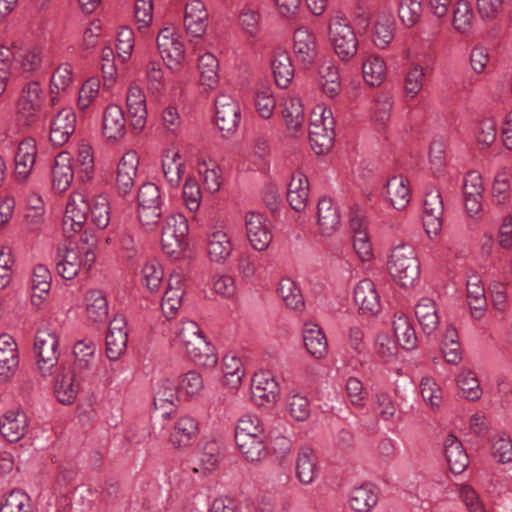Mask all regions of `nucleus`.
<instances>
[{
  "label": "nucleus",
  "mask_w": 512,
  "mask_h": 512,
  "mask_svg": "<svg viewBox=\"0 0 512 512\" xmlns=\"http://www.w3.org/2000/svg\"><path fill=\"white\" fill-rule=\"evenodd\" d=\"M85 312L87 318L94 323H103L108 317V301L103 291L91 289L84 296Z\"/></svg>",
  "instance_id": "cd10ccee"
},
{
  "label": "nucleus",
  "mask_w": 512,
  "mask_h": 512,
  "mask_svg": "<svg viewBox=\"0 0 512 512\" xmlns=\"http://www.w3.org/2000/svg\"><path fill=\"white\" fill-rule=\"evenodd\" d=\"M386 196L395 209H404L411 199L408 180L403 175L389 178L386 183Z\"/></svg>",
  "instance_id": "c756f323"
},
{
  "label": "nucleus",
  "mask_w": 512,
  "mask_h": 512,
  "mask_svg": "<svg viewBox=\"0 0 512 512\" xmlns=\"http://www.w3.org/2000/svg\"><path fill=\"white\" fill-rule=\"evenodd\" d=\"M328 34L336 55L342 61H349L356 56L359 41L347 17L340 14L332 17Z\"/></svg>",
  "instance_id": "39448f33"
},
{
  "label": "nucleus",
  "mask_w": 512,
  "mask_h": 512,
  "mask_svg": "<svg viewBox=\"0 0 512 512\" xmlns=\"http://www.w3.org/2000/svg\"><path fill=\"white\" fill-rule=\"evenodd\" d=\"M497 134V125L493 118L482 119L475 130L476 141L483 148L491 146Z\"/></svg>",
  "instance_id": "0e129e2a"
},
{
  "label": "nucleus",
  "mask_w": 512,
  "mask_h": 512,
  "mask_svg": "<svg viewBox=\"0 0 512 512\" xmlns=\"http://www.w3.org/2000/svg\"><path fill=\"white\" fill-rule=\"evenodd\" d=\"M139 160L135 152L125 153L118 163L115 187L120 196L130 194L135 185Z\"/></svg>",
  "instance_id": "ddd939ff"
},
{
  "label": "nucleus",
  "mask_w": 512,
  "mask_h": 512,
  "mask_svg": "<svg viewBox=\"0 0 512 512\" xmlns=\"http://www.w3.org/2000/svg\"><path fill=\"white\" fill-rule=\"evenodd\" d=\"M179 387L172 381L166 379L159 384V388L154 395V405L156 409L162 410V416L168 417L173 412V407L178 401Z\"/></svg>",
  "instance_id": "58836bf2"
},
{
  "label": "nucleus",
  "mask_w": 512,
  "mask_h": 512,
  "mask_svg": "<svg viewBox=\"0 0 512 512\" xmlns=\"http://www.w3.org/2000/svg\"><path fill=\"white\" fill-rule=\"evenodd\" d=\"M296 477L303 485L311 484L317 475V457L310 447H301L295 465Z\"/></svg>",
  "instance_id": "473e14b6"
},
{
  "label": "nucleus",
  "mask_w": 512,
  "mask_h": 512,
  "mask_svg": "<svg viewBox=\"0 0 512 512\" xmlns=\"http://www.w3.org/2000/svg\"><path fill=\"white\" fill-rule=\"evenodd\" d=\"M219 62L211 53H205L199 57L198 69L200 72V83L210 89H214L219 82Z\"/></svg>",
  "instance_id": "c03bdc74"
},
{
  "label": "nucleus",
  "mask_w": 512,
  "mask_h": 512,
  "mask_svg": "<svg viewBox=\"0 0 512 512\" xmlns=\"http://www.w3.org/2000/svg\"><path fill=\"white\" fill-rule=\"evenodd\" d=\"M282 116L287 130L291 134H296L302 130L305 121V113L301 99L297 97L286 99L283 103Z\"/></svg>",
  "instance_id": "e433bc0d"
},
{
  "label": "nucleus",
  "mask_w": 512,
  "mask_h": 512,
  "mask_svg": "<svg viewBox=\"0 0 512 512\" xmlns=\"http://www.w3.org/2000/svg\"><path fill=\"white\" fill-rule=\"evenodd\" d=\"M429 68L422 67L420 64H412L405 77V92L411 98H414L423 87L424 76Z\"/></svg>",
  "instance_id": "13d9d810"
},
{
  "label": "nucleus",
  "mask_w": 512,
  "mask_h": 512,
  "mask_svg": "<svg viewBox=\"0 0 512 512\" xmlns=\"http://www.w3.org/2000/svg\"><path fill=\"white\" fill-rule=\"evenodd\" d=\"M52 187L57 192L66 191L74 179L73 158L68 152H60L51 169Z\"/></svg>",
  "instance_id": "412c9836"
},
{
  "label": "nucleus",
  "mask_w": 512,
  "mask_h": 512,
  "mask_svg": "<svg viewBox=\"0 0 512 512\" xmlns=\"http://www.w3.org/2000/svg\"><path fill=\"white\" fill-rule=\"evenodd\" d=\"M138 218L144 227L158 224L162 216V197L159 187L151 182L142 184L137 193Z\"/></svg>",
  "instance_id": "0eeeda50"
},
{
  "label": "nucleus",
  "mask_w": 512,
  "mask_h": 512,
  "mask_svg": "<svg viewBox=\"0 0 512 512\" xmlns=\"http://www.w3.org/2000/svg\"><path fill=\"white\" fill-rule=\"evenodd\" d=\"M180 159L179 152H176L171 159L162 161L164 177L171 188H177L180 185L185 171V165L179 162Z\"/></svg>",
  "instance_id": "864d4df0"
},
{
  "label": "nucleus",
  "mask_w": 512,
  "mask_h": 512,
  "mask_svg": "<svg viewBox=\"0 0 512 512\" xmlns=\"http://www.w3.org/2000/svg\"><path fill=\"white\" fill-rule=\"evenodd\" d=\"M220 459L221 452L219 444L215 441H209L205 443L200 452V466L193 467V471L195 473H198L200 471H202L203 473L210 472L219 464Z\"/></svg>",
  "instance_id": "8fccbe9b"
},
{
  "label": "nucleus",
  "mask_w": 512,
  "mask_h": 512,
  "mask_svg": "<svg viewBox=\"0 0 512 512\" xmlns=\"http://www.w3.org/2000/svg\"><path fill=\"white\" fill-rule=\"evenodd\" d=\"M378 492L374 485L364 484L355 487L350 494V507L356 512H370L378 503Z\"/></svg>",
  "instance_id": "c9c22d12"
},
{
  "label": "nucleus",
  "mask_w": 512,
  "mask_h": 512,
  "mask_svg": "<svg viewBox=\"0 0 512 512\" xmlns=\"http://www.w3.org/2000/svg\"><path fill=\"white\" fill-rule=\"evenodd\" d=\"M183 200L186 207L195 212L199 209L202 199L200 185L195 177H188L183 186Z\"/></svg>",
  "instance_id": "052dcab7"
},
{
  "label": "nucleus",
  "mask_w": 512,
  "mask_h": 512,
  "mask_svg": "<svg viewBox=\"0 0 512 512\" xmlns=\"http://www.w3.org/2000/svg\"><path fill=\"white\" fill-rule=\"evenodd\" d=\"M374 350L376 355L384 362H391L397 354L395 341L386 333H378L375 338Z\"/></svg>",
  "instance_id": "680f3d73"
},
{
  "label": "nucleus",
  "mask_w": 512,
  "mask_h": 512,
  "mask_svg": "<svg viewBox=\"0 0 512 512\" xmlns=\"http://www.w3.org/2000/svg\"><path fill=\"white\" fill-rule=\"evenodd\" d=\"M354 301L363 315L374 316L381 310L380 296L376 286L368 278L359 281L355 286Z\"/></svg>",
  "instance_id": "2eb2a0df"
},
{
  "label": "nucleus",
  "mask_w": 512,
  "mask_h": 512,
  "mask_svg": "<svg viewBox=\"0 0 512 512\" xmlns=\"http://www.w3.org/2000/svg\"><path fill=\"white\" fill-rule=\"evenodd\" d=\"M335 121L330 108L316 106L310 114L309 141L313 151L318 154L327 153L334 141Z\"/></svg>",
  "instance_id": "20e7f679"
},
{
  "label": "nucleus",
  "mask_w": 512,
  "mask_h": 512,
  "mask_svg": "<svg viewBox=\"0 0 512 512\" xmlns=\"http://www.w3.org/2000/svg\"><path fill=\"white\" fill-rule=\"evenodd\" d=\"M242 436L264 437V428L257 416L247 414L238 420L235 429V438H240Z\"/></svg>",
  "instance_id": "6e6d98bb"
},
{
  "label": "nucleus",
  "mask_w": 512,
  "mask_h": 512,
  "mask_svg": "<svg viewBox=\"0 0 512 512\" xmlns=\"http://www.w3.org/2000/svg\"><path fill=\"white\" fill-rule=\"evenodd\" d=\"M207 250L210 259L216 263H223L231 255L232 245L227 233L216 230L208 236Z\"/></svg>",
  "instance_id": "a19ab883"
},
{
  "label": "nucleus",
  "mask_w": 512,
  "mask_h": 512,
  "mask_svg": "<svg viewBox=\"0 0 512 512\" xmlns=\"http://www.w3.org/2000/svg\"><path fill=\"white\" fill-rule=\"evenodd\" d=\"M199 431L198 422L195 418L185 415L180 417L170 434V442L176 447H186L191 444Z\"/></svg>",
  "instance_id": "c85d7f7f"
},
{
  "label": "nucleus",
  "mask_w": 512,
  "mask_h": 512,
  "mask_svg": "<svg viewBox=\"0 0 512 512\" xmlns=\"http://www.w3.org/2000/svg\"><path fill=\"white\" fill-rule=\"evenodd\" d=\"M0 51H8L7 62L11 72L15 75L21 73H31L38 69L41 64V57L36 50L23 48L16 43L10 47H1Z\"/></svg>",
  "instance_id": "9d476101"
},
{
  "label": "nucleus",
  "mask_w": 512,
  "mask_h": 512,
  "mask_svg": "<svg viewBox=\"0 0 512 512\" xmlns=\"http://www.w3.org/2000/svg\"><path fill=\"white\" fill-rule=\"evenodd\" d=\"M95 261L96 253L93 246H72V242H70L58 248L56 269L62 278L72 280L81 269L88 272Z\"/></svg>",
  "instance_id": "7ed1b4c3"
},
{
  "label": "nucleus",
  "mask_w": 512,
  "mask_h": 512,
  "mask_svg": "<svg viewBox=\"0 0 512 512\" xmlns=\"http://www.w3.org/2000/svg\"><path fill=\"white\" fill-rule=\"evenodd\" d=\"M363 78L371 87L380 86L386 77V66L380 57L369 56L362 64Z\"/></svg>",
  "instance_id": "a18cd8bd"
},
{
  "label": "nucleus",
  "mask_w": 512,
  "mask_h": 512,
  "mask_svg": "<svg viewBox=\"0 0 512 512\" xmlns=\"http://www.w3.org/2000/svg\"><path fill=\"white\" fill-rule=\"evenodd\" d=\"M387 269L402 287L412 286L420 275V261L414 247L408 243H400L392 248Z\"/></svg>",
  "instance_id": "f03ea898"
},
{
  "label": "nucleus",
  "mask_w": 512,
  "mask_h": 512,
  "mask_svg": "<svg viewBox=\"0 0 512 512\" xmlns=\"http://www.w3.org/2000/svg\"><path fill=\"white\" fill-rule=\"evenodd\" d=\"M73 82L72 67L68 64H61L51 77V93L65 91Z\"/></svg>",
  "instance_id": "774afa93"
},
{
  "label": "nucleus",
  "mask_w": 512,
  "mask_h": 512,
  "mask_svg": "<svg viewBox=\"0 0 512 512\" xmlns=\"http://www.w3.org/2000/svg\"><path fill=\"white\" fill-rule=\"evenodd\" d=\"M246 232L248 240L255 250L263 251L268 248L272 234L269 229L267 218L256 212H249L246 215Z\"/></svg>",
  "instance_id": "4468645a"
},
{
  "label": "nucleus",
  "mask_w": 512,
  "mask_h": 512,
  "mask_svg": "<svg viewBox=\"0 0 512 512\" xmlns=\"http://www.w3.org/2000/svg\"><path fill=\"white\" fill-rule=\"evenodd\" d=\"M392 325L399 345L406 350L414 349L417 345V336L408 317L403 313L395 314Z\"/></svg>",
  "instance_id": "37998d69"
},
{
  "label": "nucleus",
  "mask_w": 512,
  "mask_h": 512,
  "mask_svg": "<svg viewBox=\"0 0 512 512\" xmlns=\"http://www.w3.org/2000/svg\"><path fill=\"white\" fill-rule=\"evenodd\" d=\"M0 512H32L30 497L22 490L14 489L1 504Z\"/></svg>",
  "instance_id": "603ef678"
},
{
  "label": "nucleus",
  "mask_w": 512,
  "mask_h": 512,
  "mask_svg": "<svg viewBox=\"0 0 512 512\" xmlns=\"http://www.w3.org/2000/svg\"><path fill=\"white\" fill-rule=\"evenodd\" d=\"M415 315L424 333L430 335L439 324L436 303L428 298H421L415 306Z\"/></svg>",
  "instance_id": "79ce46f5"
},
{
  "label": "nucleus",
  "mask_w": 512,
  "mask_h": 512,
  "mask_svg": "<svg viewBox=\"0 0 512 512\" xmlns=\"http://www.w3.org/2000/svg\"><path fill=\"white\" fill-rule=\"evenodd\" d=\"M19 366L18 351H0V382L9 381L16 373Z\"/></svg>",
  "instance_id": "e2e57ef3"
},
{
  "label": "nucleus",
  "mask_w": 512,
  "mask_h": 512,
  "mask_svg": "<svg viewBox=\"0 0 512 512\" xmlns=\"http://www.w3.org/2000/svg\"><path fill=\"white\" fill-rule=\"evenodd\" d=\"M184 294L185 290L180 288L166 289L162 298L161 309L167 318H172L181 307Z\"/></svg>",
  "instance_id": "338daca9"
},
{
  "label": "nucleus",
  "mask_w": 512,
  "mask_h": 512,
  "mask_svg": "<svg viewBox=\"0 0 512 512\" xmlns=\"http://www.w3.org/2000/svg\"><path fill=\"white\" fill-rule=\"evenodd\" d=\"M422 12V0H401L398 6L399 18L409 28L420 21Z\"/></svg>",
  "instance_id": "3c124183"
},
{
  "label": "nucleus",
  "mask_w": 512,
  "mask_h": 512,
  "mask_svg": "<svg viewBox=\"0 0 512 512\" xmlns=\"http://www.w3.org/2000/svg\"><path fill=\"white\" fill-rule=\"evenodd\" d=\"M176 341L187 355L199 366L213 368L218 363V357L213 347L206 341L198 324L192 320L181 321L176 329Z\"/></svg>",
  "instance_id": "f257e3e1"
},
{
  "label": "nucleus",
  "mask_w": 512,
  "mask_h": 512,
  "mask_svg": "<svg viewBox=\"0 0 512 512\" xmlns=\"http://www.w3.org/2000/svg\"><path fill=\"white\" fill-rule=\"evenodd\" d=\"M42 89L36 81L29 82L18 100V112L28 125L36 122L42 107Z\"/></svg>",
  "instance_id": "f8f14e48"
},
{
  "label": "nucleus",
  "mask_w": 512,
  "mask_h": 512,
  "mask_svg": "<svg viewBox=\"0 0 512 512\" xmlns=\"http://www.w3.org/2000/svg\"><path fill=\"white\" fill-rule=\"evenodd\" d=\"M215 121L223 132H233L240 122V107L237 101L228 94L221 93L215 99Z\"/></svg>",
  "instance_id": "9b49d317"
},
{
  "label": "nucleus",
  "mask_w": 512,
  "mask_h": 512,
  "mask_svg": "<svg viewBox=\"0 0 512 512\" xmlns=\"http://www.w3.org/2000/svg\"><path fill=\"white\" fill-rule=\"evenodd\" d=\"M36 156L37 147L33 138H25L18 144L14 157L15 176L18 181H25L31 174Z\"/></svg>",
  "instance_id": "4be33fe9"
},
{
  "label": "nucleus",
  "mask_w": 512,
  "mask_h": 512,
  "mask_svg": "<svg viewBox=\"0 0 512 512\" xmlns=\"http://www.w3.org/2000/svg\"><path fill=\"white\" fill-rule=\"evenodd\" d=\"M443 211L441 193L434 187L429 189L424 196L422 217L423 227L429 236L437 235L441 230Z\"/></svg>",
  "instance_id": "1a4fd4ad"
},
{
  "label": "nucleus",
  "mask_w": 512,
  "mask_h": 512,
  "mask_svg": "<svg viewBox=\"0 0 512 512\" xmlns=\"http://www.w3.org/2000/svg\"><path fill=\"white\" fill-rule=\"evenodd\" d=\"M28 430V418L23 411H7L0 419V433L9 442L22 439Z\"/></svg>",
  "instance_id": "5701e85b"
},
{
  "label": "nucleus",
  "mask_w": 512,
  "mask_h": 512,
  "mask_svg": "<svg viewBox=\"0 0 512 512\" xmlns=\"http://www.w3.org/2000/svg\"><path fill=\"white\" fill-rule=\"evenodd\" d=\"M188 231V221L184 215L176 213L168 216L161 234L164 253L170 256L181 254L187 246Z\"/></svg>",
  "instance_id": "423d86ee"
},
{
  "label": "nucleus",
  "mask_w": 512,
  "mask_h": 512,
  "mask_svg": "<svg viewBox=\"0 0 512 512\" xmlns=\"http://www.w3.org/2000/svg\"><path fill=\"white\" fill-rule=\"evenodd\" d=\"M294 53L296 58L305 66L311 65L316 56V40L311 30L307 27H299L294 32Z\"/></svg>",
  "instance_id": "b1692460"
},
{
  "label": "nucleus",
  "mask_w": 512,
  "mask_h": 512,
  "mask_svg": "<svg viewBox=\"0 0 512 512\" xmlns=\"http://www.w3.org/2000/svg\"><path fill=\"white\" fill-rule=\"evenodd\" d=\"M255 109L263 119H269L276 107V100L269 88L258 90L255 94Z\"/></svg>",
  "instance_id": "69168bd1"
},
{
  "label": "nucleus",
  "mask_w": 512,
  "mask_h": 512,
  "mask_svg": "<svg viewBox=\"0 0 512 512\" xmlns=\"http://www.w3.org/2000/svg\"><path fill=\"white\" fill-rule=\"evenodd\" d=\"M457 386L462 392V396L469 401L480 399L482 389L474 372L470 370L462 371L456 378Z\"/></svg>",
  "instance_id": "09e8293b"
},
{
  "label": "nucleus",
  "mask_w": 512,
  "mask_h": 512,
  "mask_svg": "<svg viewBox=\"0 0 512 512\" xmlns=\"http://www.w3.org/2000/svg\"><path fill=\"white\" fill-rule=\"evenodd\" d=\"M156 42L163 59L180 63L184 58V45L175 35L173 28L166 27L160 30Z\"/></svg>",
  "instance_id": "a878e982"
},
{
  "label": "nucleus",
  "mask_w": 512,
  "mask_h": 512,
  "mask_svg": "<svg viewBox=\"0 0 512 512\" xmlns=\"http://www.w3.org/2000/svg\"><path fill=\"white\" fill-rule=\"evenodd\" d=\"M77 380L75 374H71L64 369L57 375L54 384V394L60 403L69 405L74 402L79 391Z\"/></svg>",
  "instance_id": "4c0bfd02"
},
{
  "label": "nucleus",
  "mask_w": 512,
  "mask_h": 512,
  "mask_svg": "<svg viewBox=\"0 0 512 512\" xmlns=\"http://www.w3.org/2000/svg\"><path fill=\"white\" fill-rule=\"evenodd\" d=\"M128 341L127 332H107L106 355L111 361L118 360L126 350Z\"/></svg>",
  "instance_id": "bf43d9fd"
},
{
  "label": "nucleus",
  "mask_w": 512,
  "mask_h": 512,
  "mask_svg": "<svg viewBox=\"0 0 512 512\" xmlns=\"http://www.w3.org/2000/svg\"><path fill=\"white\" fill-rule=\"evenodd\" d=\"M89 209V199H85L81 194L72 196L63 217V230L80 231L88 220Z\"/></svg>",
  "instance_id": "f3484780"
},
{
  "label": "nucleus",
  "mask_w": 512,
  "mask_h": 512,
  "mask_svg": "<svg viewBox=\"0 0 512 512\" xmlns=\"http://www.w3.org/2000/svg\"><path fill=\"white\" fill-rule=\"evenodd\" d=\"M277 293L290 309H300L304 306L302 293L297 284L290 278L279 281Z\"/></svg>",
  "instance_id": "49530a36"
},
{
  "label": "nucleus",
  "mask_w": 512,
  "mask_h": 512,
  "mask_svg": "<svg viewBox=\"0 0 512 512\" xmlns=\"http://www.w3.org/2000/svg\"><path fill=\"white\" fill-rule=\"evenodd\" d=\"M303 341L307 351L316 359L324 358L328 352L327 340L324 333L315 324H305Z\"/></svg>",
  "instance_id": "ea45409f"
},
{
  "label": "nucleus",
  "mask_w": 512,
  "mask_h": 512,
  "mask_svg": "<svg viewBox=\"0 0 512 512\" xmlns=\"http://www.w3.org/2000/svg\"><path fill=\"white\" fill-rule=\"evenodd\" d=\"M252 399L258 406H264L276 401L278 384L269 371L256 372L252 378Z\"/></svg>",
  "instance_id": "a211bd4d"
},
{
  "label": "nucleus",
  "mask_w": 512,
  "mask_h": 512,
  "mask_svg": "<svg viewBox=\"0 0 512 512\" xmlns=\"http://www.w3.org/2000/svg\"><path fill=\"white\" fill-rule=\"evenodd\" d=\"M237 447L246 461L259 463L268 456V447L264 437H240L235 438Z\"/></svg>",
  "instance_id": "f704fd0d"
},
{
  "label": "nucleus",
  "mask_w": 512,
  "mask_h": 512,
  "mask_svg": "<svg viewBox=\"0 0 512 512\" xmlns=\"http://www.w3.org/2000/svg\"><path fill=\"white\" fill-rule=\"evenodd\" d=\"M318 225L323 234L329 235L340 225V213L338 207L331 198L322 197L317 205Z\"/></svg>",
  "instance_id": "72a5a7b5"
},
{
  "label": "nucleus",
  "mask_w": 512,
  "mask_h": 512,
  "mask_svg": "<svg viewBox=\"0 0 512 512\" xmlns=\"http://www.w3.org/2000/svg\"><path fill=\"white\" fill-rule=\"evenodd\" d=\"M126 105L131 126L142 130L147 121L146 96L144 91L136 84H131L126 96Z\"/></svg>",
  "instance_id": "6ab92c4d"
},
{
  "label": "nucleus",
  "mask_w": 512,
  "mask_h": 512,
  "mask_svg": "<svg viewBox=\"0 0 512 512\" xmlns=\"http://www.w3.org/2000/svg\"><path fill=\"white\" fill-rule=\"evenodd\" d=\"M59 339L56 333L48 329L38 330L35 336L34 350L37 357V365L42 376L52 374V369L59 360Z\"/></svg>",
  "instance_id": "6e6552de"
},
{
  "label": "nucleus",
  "mask_w": 512,
  "mask_h": 512,
  "mask_svg": "<svg viewBox=\"0 0 512 512\" xmlns=\"http://www.w3.org/2000/svg\"><path fill=\"white\" fill-rule=\"evenodd\" d=\"M76 115L71 108H63L53 117L50 125L49 139L54 146L61 147L68 142L75 132Z\"/></svg>",
  "instance_id": "dca6fc26"
},
{
  "label": "nucleus",
  "mask_w": 512,
  "mask_h": 512,
  "mask_svg": "<svg viewBox=\"0 0 512 512\" xmlns=\"http://www.w3.org/2000/svg\"><path fill=\"white\" fill-rule=\"evenodd\" d=\"M164 277V271L157 260H150L142 268V282L151 291H158Z\"/></svg>",
  "instance_id": "5fc2aeb1"
},
{
  "label": "nucleus",
  "mask_w": 512,
  "mask_h": 512,
  "mask_svg": "<svg viewBox=\"0 0 512 512\" xmlns=\"http://www.w3.org/2000/svg\"><path fill=\"white\" fill-rule=\"evenodd\" d=\"M474 14L469 3L458 1L453 12V26L461 33H467L472 27Z\"/></svg>",
  "instance_id": "4d7b16f0"
},
{
  "label": "nucleus",
  "mask_w": 512,
  "mask_h": 512,
  "mask_svg": "<svg viewBox=\"0 0 512 512\" xmlns=\"http://www.w3.org/2000/svg\"><path fill=\"white\" fill-rule=\"evenodd\" d=\"M184 26L192 37H201L208 26V12L200 0H189L185 6Z\"/></svg>",
  "instance_id": "aec40b11"
},
{
  "label": "nucleus",
  "mask_w": 512,
  "mask_h": 512,
  "mask_svg": "<svg viewBox=\"0 0 512 512\" xmlns=\"http://www.w3.org/2000/svg\"><path fill=\"white\" fill-rule=\"evenodd\" d=\"M444 454L450 470L454 474L462 473L469 464V459L462 443L452 434L444 442Z\"/></svg>",
  "instance_id": "7c9ffc66"
},
{
  "label": "nucleus",
  "mask_w": 512,
  "mask_h": 512,
  "mask_svg": "<svg viewBox=\"0 0 512 512\" xmlns=\"http://www.w3.org/2000/svg\"><path fill=\"white\" fill-rule=\"evenodd\" d=\"M271 68L278 87L287 88L294 76V67L287 51L274 50Z\"/></svg>",
  "instance_id": "2f4dec72"
},
{
  "label": "nucleus",
  "mask_w": 512,
  "mask_h": 512,
  "mask_svg": "<svg viewBox=\"0 0 512 512\" xmlns=\"http://www.w3.org/2000/svg\"><path fill=\"white\" fill-rule=\"evenodd\" d=\"M126 133V119L119 105L109 104L103 113V134L108 140L117 141Z\"/></svg>",
  "instance_id": "393cba45"
},
{
  "label": "nucleus",
  "mask_w": 512,
  "mask_h": 512,
  "mask_svg": "<svg viewBox=\"0 0 512 512\" xmlns=\"http://www.w3.org/2000/svg\"><path fill=\"white\" fill-rule=\"evenodd\" d=\"M309 195V182L306 175L297 171L292 174L287 189V201L292 209L303 211L307 205Z\"/></svg>",
  "instance_id": "bb28decb"
},
{
  "label": "nucleus",
  "mask_w": 512,
  "mask_h": 512,
  "mask_svg": "<svg viewBox=\"0 0 512 512\" xmlns=\"http://www.w3.org/2000/svg\"><path fill=\"white\" fill-rule=\"evenodd\" d=\"M89 216L91 222L99 229H104L110 222V207L104 196H95L89 199Z\"/></svg>",
  "instance_id": "de8ad7c7"
}]
</instances>
